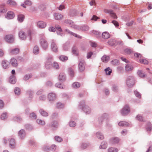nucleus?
Instances as JSON below:
<instances>
[{"label":"nucleus","instance_id":"1","mask_svg":"<svg viewBox=\"0 0 152 152\" xmlns=\"http://www.w3.org/2000/svg\"><path fill=\"white\" fill-rule=\"evenodd\" d=\"M134 56L137 58H140V62L141 63L145 64H148V61L145 59V58H143L141 54L138 53H136L134 54Z\"/></svg>","mask_w":152,"mask_h":152},{"label":"nucleus","instance_id":"2","mask_svg":"<svg viewBox=\"0 0 152 152\" xmlns=\"http://www.w3.org/2000/svg\"><path fill=\"white\" fill-rule=\"evenodd\" d=\"M126 84L129 87L132 86L134 84V77L132 76L128 77L126 80Z\"/></svg>","mask_w":152,"mask_h":152},{"label":"nucleus","instance_id":"3","mask_svg":"<svg viewBox=\"0 0 152 152\" xmlns=\"http://www.w3.org/2000/svg\"><path fill=\"white\" fill-rule=\"evenodd\" d=\"M5 40L9 43H12L14 41V38L12 35H6L4 37Z\"/></svg>","mask_w":152,"mask_h":152},{"label":"nucleus","instance_id":"4","mask_svg":"<svg viewBox=\"0 0 152 152\" xmlns=\"http://www.w3.org/2000/svg\"><path fill=\"white\" fill-rule=\"evenodd\" d=\"M130 111V109L129 106L126 105L121 111V113L123 115H125L128 114Z\"/></svg>","mask_w":152,"mask_h":152},{"label":"nucleus","instance_id":"5","mask_svg":"<svg viewBox=\"0 0 152 152\" xmlns=\"http://www.w3.org/2000/svg\"><path fill=\"white\" fill-rule=\"evenodd\" d=\"M40 43L43 49L45 50L48 47V44L45 39L44 38L41 39Z\"/></svg>","mask_w":152,"mask_h":152},{"label":"nucleus","instance_id":"6","mask_svg":"<svg viewBox=\"0 0 152 152\" xmlns=\"http://www.w3.org/2000/svg\"><path fill=\"white\" fill-rule=\"evenodd\" d=\"M52 58V57L48 58L45 63V67L47 69H49L52 65L51 64Z\"/></svg>","mask_w":152,"mask_h":152},{"label":"nucleus","instance_id":"7","mask_svg":"<svg viewBox=\"0 0 152 152\" xmlns=\"http://www.w3.org/2000/svg\"><path fill=\"white\" fill-rule=\"evenodd\" d=\"M15 17L13 12L11 11H8L7 14L6 18L8 19H12Z\"/></svg>","mask_w":152,"mask_h":152},{"label":"nucleus","instance_id":"8","mask_svg":"<svg viewBox=\"0 0 152 152\" xmlns=\"http://www.w3.org/2000/svg\"><path fill=\"white\" fill-rule=\"evenodd\" d=\"M78 67L79 70L80 72H83L85 68L83 61L80 62L78 65Z\"/></svg>","mask_w":152,"mask_h":152},{"label":"nucleus","instance_id":"9","mask_svg":"<svg viewBox=\"0 0 152 152\" xmlns=\"http://www.w3.org/2000/svg\"><path fill=\"white\" fill-rule=\"evenodd\" d=\"M48 98L50 101H53L56 99V95L53 93H50L48 94Z\"/></svg>","mask_w":152,"mask_h":152},{"label":"nucleus","instance_id":"10","mask_svg":"<svg viewBox=\"0 0 152 152\" xmlns=\"http://www.w3.org/2000/svg\"><path fill=\"white\" fill-rule=\"evenodd\" d=\"M104 12L106 13H110L111 16L114 19L117 18V17L115 14L111 10H105Z\"/></svg>","mask_w":152,"mask_h":152},{"label":"nucleus","instance_id":"11","mask_svg":"<svg viewBox=\"0 0 152 152\" xmlns=\"http://www.w3.org/2000/svg\"><path fill=\"white\" fill-rule=\"evenodd\" d=\"M51 48L54 52H56L58 51L57 47L54 41H52L51 44Z\"/></svg>","mask_w":152,"mask_h":152},{"label":"nucleus","instance_id":"12","mask_svg":"<svg viewBox=\"0 0 152 152\" xmlns=\"http://www.w3.org/2000/svg\"><path fill=\"white\" fill-rule=\"evenodd\" d=\"M19 36L22 40H24L26 38V36L23 31H20L19 32Z\"/></svg>","mask_w":152,"mask_h":152},{"label":"nucleus","instance_id":"13","mask_svg":"<svg viewBox=\"0 0 152 152\" xmlns=\"http://www.w3.org/2000/svg\"><path fill=\"white\" fill-rule=\"evenodd\" d=\"M10 146L12 148H15V140L14 139L11 138L9 141Z\"/></svg>","mask_w":152,"mask_h":152},{"label":"nucleus","instance_id":"14","mask_svg":"<svg viewBox=\"0 0 152 152\" xmlns=\"http://www.w3.org/2000/svg\"><path fill=\"white\" fill-rule=\"evenodd\" d=\"M46 26V24L42 21H39L37 23L38 26L40 28H44Z\"/></svg>","mask_w":152,"mask_h":152},{"label":"nucleus","instance_id":"15","mask_svg":"<svg viewBox=\"0 0 152 152\" xmlns=\"http://www.w3.org/2000/svg\"><path fill=\"white\" fill-rule=\"evenodd\" d=\"M72 52L73 54L75 56H78L79 54V52L77 48L74 46L72 48Z\"/></svg>","mask_w":152,"mask_h":152},{"label":"nucleus","instance_id":"16","mask_svg":"<svg viewBox=\"0 0 152 152\" xmlns=\"http://www.w3.org/2000/svg\"><path fill=\"white\" fill-rule=\"evenodd\" d=\"M18 135L21 138H23L25 137L26 134L24 130L23 129L20 130V131L19 132Z\"/></svg>","mask_w":152,"mask_h":152},{"label":"nucleus","instance_id":"17","mask_svg":"<svg viewBox=\"0 0 152 152\" xmlns=\"http://www.w3.org/2000/svg\"><path fill=\"white\" fill-rule=\"evenodd\" d=\"M11 63L13 66L17 67L18 65L17 60L14 58L11 59Z\"/></svg>","mask_w":152,"mask_h":152},{"label":"nucleus","instance_id":"18","mask_svg":"<svg viewBox=\"0 0 152 152\" xmlns=\"http://www.w3.org/2000/svg\"><path fill=\"white\" fill-rule=\"evenodd\" d=\"M59 80L61 81H63L65 80V77L64 73H61L59 76Z\"/></svg>","mask_w":152,"mask_h":152},{"label":"nucleus","instance_id":"19","mask_svg":"<svg viewBox=\"0 0 152 152\" xmlns=\"http://www.w3.org/2000/svg\"><path fill=\"white\" fill-rule=\"evenodd\" d=\"M2 64L4 68L6 69L8 67L9 62L6 60H3L2 61Z\"/></svg>","mask_w":152,"mask_h":152},{"label":"nucleus","instance_id":"20","mask_svg":"<svg viewBox=\"0 0 152 152\" xmlns=\"http://www.w3.org/2000/svg\"><path fill=\"white\" fill-rule=\"evenodd\" d=\"M63 17V16L59 13H56L54 14V18L56 20H58L61 19Z\"/></svg>","mask_w":152,"mask_h":152},{"label":"nucleus","instance_id":"21","mask_svg":"<svg viewBox=\"0 0 152 152\" xmlns=\"http://www.w3.org/2000/svg\"><path fill=\"white\" fill-rule=\"evenodd\" d=\"M24 19V15L21 14L18 15V19L19 22H23Z\"/></svg>","mask_w":152,"mask_h":152},{"label":"nucleus","instance_id":"22","mask_svg":"<svg viewBox=\"0 0 152 152\" xmlns=\"http://www.w3.org/2000/svg\"><path fill=\"white\" fill-rule=\"evenodd\" d=\"M56 28L57 30V33L58 34H62V31L61 27L59 26H56Z\"/></svg>","mask_w":152,"mask_h":152},{"label":"nucleus","instance_id":"23","mask_svg":"<svg viewBox=\"0 0 152 152\" xmlns=\"http://www.w3.org/2000/svg\"><path fill=\"white\" fill-rule=\"evenodd\" d=\"M102 36L103 38L107 39L110 37V35L109 33L105 32L102 33Z\"/></svg>","mask_w":152,"mask_h":152},{"label":"nucleus","instance_id":"24","mask_svg":"<svg viewBox=\"0 0 152 152\" xmlns=\"http://www.w3.org/2000/svg\"><path fill=\"white\" fill-rule=\"evenodd\" d=\"M7 4L12 6H15L16 5V3L13 1L11 0H8L7 2Z\"/></svg>","mask_w":152,"mask_h":152},{"label":"nucleus","instance_id":"25","mask_svg":"<svg viewBox=\"0 0 152 152\" xmlns=\"http://www.w3.org/2000/svg\"><path fill=\"white\" fill-rule=\"evenodd\" d=\"M28 35L30 38V40H31L32 37L34 36L35 33L34 31H32L31 30L28 31Z\"/></svg>","mask_w":152,"mask_h":152},{"label":"nucleus","instance_id":"26","mask_svg":"<svg viewBox=\"0 0 152 152\" xmlns=\"http://www.w3.org/2000/svg\"><path fill=\"white\" fill-rule=\"evenodd\" d=\"M19 50L18 48H15L11 50L10 53L12 54H16L19 53Z\"/></svg>","mask_w":152,"mask_h":152},{"label":"nucleus","instance_id":"27","mask_svg":"<svg viewBox=\"0 0 152 152\" xmlns=\"http://www.w3.org/2000/svg\"><path fill=\"white\" fill-rule=\"evenodd\" d=\"M9 82L10 83L13 84H15V78L13 75L10 77Z\"/></svg>","mask_w":152,"mask_h":152},{"label":"nucleus","instance_id":"28","mask_svg":"<svg viewBox=\"0 0 152 152\" xmlns=\"http://www.w3.org/2000/svg\"><path fill=\"white\" fill-rule=\"evenodd\" d=\"M69 75L71 77H73L74 76V73L73 71V69L72 67H70L69 69Z\"/></svg>","mask_w":152,"mask_h":152},{"label":"nucleus","instance_id":"29","mask_svg":"<svg viewBox=\"0 0 152 152\" xmlns=\"http://www.w3.org/2000/svg\"><path fill=\"white\" fill-rule=\"evenodd\" d=\"M118 150L115 148L110 147L108 150V152H118Z\"/></svg>","mask_w":152,"mask_h":152},{"label":"nucleus","instance_id":"30","mask_svg":"<svg viewBox=\"0 0 152 152\" xmlns=\"http://www.w3.org/2000/svg\"><path fill=\"white\" fill-rule=\"evenodd\" d=\"M110 57L108 56H104L102 58V59L103 61L104 62H107L109 60Z\"/></svg>","mask_w":152,"mask_h":152},{"label":"nucleus","instance_id":"31","mask_svg":"<svg viewBox=\"0 0 152 152\" xmlns=\"http://www.w3.org/2000/svg\"><path fill=\"white\" fill-rule=\"evenodd\" d=\"M128 123L125 121L120 122L118 123L119 126H128Z\"/></svg>","mask_w":152,"mask_h":152},{"label":"nucleus","instance_id":"32","mask_svg":"<svg viewBox=\"0 0 152 152\" xmlns=\"http://www.w3.org/2000/svg\"><path fill=\"white\" fill-rule=\"evenodd\" d=\"M40 114L42 116H47L48 115V113L44 111L43 109L40 110Z\"/></svg>","mask_w":152,"mask_h":152},{"label":"nucleus","instance_id":"33","mask_svg":"<svg viewBox=\"0 0 152 152\" xmlns=\"http://www.w3.org/2000/svg\"><path fill=\"white\" fill-rule=\"evenodd\" d=\"M113 143H117L119 141V139L117 137H113L111 140Z\"/></svg>","mask_w":152,"mask_h":152},{"label":"nucleus","instance_id":"34","mask_svg":"<svg viewBox=\"0 0 152 152\" xmlns=\"http://www.w3.org/2000/svg\"><path fill=\"white\" fill-rule=\"evenodd\" d=\"M126 70L127 71L132 70L133 69V67L130 65H127L126 66Z\"/></svg>","mask_w":152,"mask_h":152},{"label":"nucleus","instance_id":"35","mask_svg":"<svg viewBox=\"0 0 152 152\" xmlns=\"http://www.w3.org/2000/svg\"><path fill=\"white\" fill-rule=\"evenodd\" d=\"M7 113L6 112L3 113L1 115V118L2 120H4L7 118Z\"/></svg>","mask_w":152,"mask_h":152},{"label":"nucleus","instance_id":"36","mask_svg":"<svg viewBox=\"0 0 152 152\" xmlns=\"http://www.w3.org/2000/svg\"><path fill=\"white\" fill-rule=\"evenodd\" d=\"M59 59L62 61H64L67 60L68 57L64 56H61L59 57Z\"/></svg>","mask_w":152,"mask_h":152},{"label":"nucleus","instance_id":"37","mask_svg":"<svg viewBox=\"0 0 152 152\" xmlns=\"http://www.w3.org/2000/svg\"><path fill=\"white\" fill-rule=\"evenodd\" d=\"M77 12L75 10H72L69 13V15L71 17H74L76 15Z\"/></svg>","mask_w":152,"mask_h":152},{"label":"nucleus","instance_id":"38","mask_svg":"<svg viewBox=\"0 0 152 152\" xmlns=\"http://www.w3.org/2000/svg\"><path fill=\"white\" fill-rule=\"evenodd\" d=\"M97 137L99 139H103L104 138L103 135L100 132H97L96 134Z\"/></svg>","mask_w":152,"mask_h":152},{"label":"nucleus","instance_id":"39","mask_svg":"<svg viewBox=\"0 0 152 152\" xmlns=\"http://www.w3.org/2000/svg\"><path fill=\"white\" fill-rule=\"evenodd\" d=\"M80 86V84L78 82L74 83L72 84V87L74 88H77Z\"/></svg>","mask_w":152,"mask_h":152},{"label":"nucleus","instance_id":"40","mask_svg":"<svg viewBox=\"0 0 152 152\" xmlns=\"http://www.w3.org/2000/svg\"><path fill=\"white\" fill-rule=\"evenodd\" d=\"M83 109L86 114H88L90 113V110L89 107H86V108L83 107Z\"/></svg>","mask_w":152,"mask_h":152},{"label":"nucleus","instance_id":"41","mask_svg":"<svg viewBox=\"0 0 152 152\" xmlns=\"http://www.w3.org/2000/svg\"><path fill=\"white\" fill-rule=\"evenodd\" d=\"M39 51L38 47L37 46H35L34 47L33 50V53L34 54H37L38 53Z\"/></svg>","mask_w":152,"mask_h":152},{"label":"nucleus","instance_id":"42","mask_svg":"<svg viewBox=\"0 0 152 152\" xmlns=\"http://www.w3.org/2000/svg\"><path fill=\"white\" fill-rule=\"evenodd\" d=\"M108 43L110 45L113 46L115 44V40L113 39H110L108 41Z\"/></svg>","mask_w":152,"mask_h":152},{"label":"nucleus","instance_id":"43","mask_svg":"<svg viewBox=\"0 0 152 152\" xmlns=\"http://www.w3.org/2000/svg\"><path fill=\"white\" fill-rule=\"evenodd\" d=\"M105 70L107 75H110L112 72V70L109 67L105 69Z\"/></svg>","mask_w":152,"mask_h":152},{"label":"nucleus","instance_id":"44","mask_svg":"<svg viewBox=\"0 0 152 152\" xmlns=\"http://www.w3.org/2000/svg\"><path fill=\"white\" fill-rule=\"evenodd\" d=\"M107 145L106 143L104 142H102L100 146V148L101 149H105L107 147Z\"/></svg>","mask_w":152,"mask_h":152},{"label":"nucleus","instance_id":"45","mask_svg":"<svg viewBox=\"0 0 152 152\" xmlns=\"http://www.w3.org/2000/svg\"><path fill=\"white\" fill-rule=\"evenodd\" d=\"M54 138L56 141L59 142H61L63 140L62 138L59 136H56Z\"/></svg>","mask_w":152,"mask_h":152},{"label":"nucleus","instance_id":"46","mask_svg":"<svg viewBox=\"0 0 152 152\" xmlns=\"http://www.w3.org/2000/svg\"><path fill=\"white\" fill-rule=\"evenodd\" d=\"M136 118L137 119L141 121H143L144 120L142 116L140 115H138L136 116Z\"/></svg>","mask_w":152,"mask_h":152},{"label":"nucleus","instance_id":"47","mask_svg":"<svg viewBox=\"0 0 152 152\" xmlns=\"http://www.w3.org/2000/svg\"><path fill=\"white\" fill-rule=\"evenodd\" d=\"M146 129L148 132L150 131L151 130V124L150 123H149L147 124Z\"/></svg>","mask_w":152,"mask_h":152},{"label":"nucleus","instance_id":"48","mask_svg":"<svg viewBox=\"0 0 152 152\" xmlns=\"http://www.w3.org/2000/svg\"><path fill=\"white\" fill-rule=\"evenodd\" d=\"M66 31L68 33L70 34H71L73 35L76 37L81 38V37L80 36H78L77 35V34H76L69 31L68 30H66Z\"/></svg>","mask_w":152,"mask_h":152},{"label":"nucleus","instance_id":"49","mask_svg":"<svg viewBox=\"0 0 152 152\" xmlns=\"http://www.w3.org/2000/svg\"><path fill=\"white\" fill-rule=\"evenodd\" d=\"M37 123L41 125H44L45 123L44 121H42L39 119H37Z\"/></svg>","mask_w":152,"mask_h":152},{"label":"nucleus","instance_id":"50","mask_svg":"<svg viewBox=\"0 0 152 152\" xmlns=\"http://www.w3.org/2000/svg\"><path fill=\"white\" fill-rule=\"evenodd\" d=\"M57 107L58 108H61L64 107V105L62 103L58 102L57 104Z\"/></svg>","mask_w":152,"mask_h":152},{"label":"nucleus","instance_id":"51","mask_svg":"<svg viewBox=\"0 0 152 152\" xmlns=\"http://www.w3.org/2000/svg\"><path fill=\"white\" fill-rule=\"evenodd\" d=\"M15 92L16 94H19L20 93V88L17 87L15 88Z\"/></svg>","mask_w":152,"mask_h":152},{"label":"nucleus","instance_id":"52","mask_svg":"<svg viewBox=\"0 0 152 152\" xmlns=\"http://www.w3.org/2000/svg\"><path fill=\"white\" fill-rule=\"evenodd\" d=\"M137 73L139 76L142 77H144L145 76L144 74L142 73L141 71H139L137 72Z\"/></svg>","mask_w":152,"mask_h":152},{"label":"nucleus","instance_id":"53","mask_svg":"<svg viewBox=\"0 0 152 152\" xmlns=\"http://www.w3.org/2000/svg\"><path fill=\"white\" fill-rule=\"evenodd\" d=\"M53 66L56 69H58L59 68L58 64L56 62H54L53 63Z\"/></svg>","mask_w":152,"mask_h":152},{"label":"nucleus","instance_id":"54","mask_svg":"<svg viewBox=\"0 0 152 152\" xmlns=\"http://www.w3.org/2000/svg\"><path fill=\"white\" fill-rule=\"evenodd\" d=\"M55 86L56 87L61 88H64L63 85L61 83H56L55 84Z\"/></svg>","mask_w":152,"mask_h":152},{"label":"nucleus","instance_id":"55","mask_svg":"<svg viewBox=\"0 0 152 152\" xmlns=\"http://www.w3.org/2000/svg\"><path fill=\"white\" fill-rule=\"evenodd\" d=\"M30 117L32 119H36L37 118L36 115L34 113H32L30 114Z\"/></svg>","mask_w":152,"mask_h":152},{"label":"nucleus","instance_id":"56","mask_svg":"<svg viewBox=\"0 0 152 152\" xmlns=\"http://www.w3.org/2000/svg\"><path fill=\"white\" fill-rule=\"evenodd\" d=\"M118 61L116 59H115L113 60L112 61V63L114 65H117L118 64Z\"/></svg>","mask_w":152,"mask_h":152},{"label":"nucleus","instance_id":"57","mask_svg":"<svg viewBox=\"0 0 152 152\" xmlns=\"http://www.w3.org/2000/svg\"><path fill=\"white\" fill-rule=\"evenodd\" d=\"M31 75H26L24 77V80H28L31 77Z\"/></svg>","mask_w":152,"mask_h":152},{"label":"nucleus","instance_id":"58","mask_svg":"<svg viewBox=\"0 0 152 152\" xmlns=\"http://www.w3.org/2000/svg\"><path fill=\"white\" fill-rule=\"evenodd\" d=\"M134 94L138 98H140L141 97V95L140 93L137 91H134Z\"/></svg>","mask_w":152,"mask_h":152},{"label":"nucleus","instance_id":"59","mask_svg":"<svg viewBox=\"0 0 152 152\" xmlns=\"http://www.w3.org/2000/svg\"><path fill=\"white\" fill-rule=\"evenodd\" d=\"M125 52L127 54H130L131 53L132 51L129 49H126L125 50Z\"/></svg>","mask_w":152,"mask_h":152},{"label":"nucleus","instance_id":"60","mask_svg":"<svg viewBox=\"0 0 152 152\" xmlns=\"http://www.w3.org/2000/svg\"><path fill=\"white\" fill-rule=\"evenodd\" d=\"M69 125L71 127H74L76 125V123L75 122L71 121L69 123Z\"/></svg>","mask_w":152,"mask_h":152},{"label":"nucleus","instance_id":"61","mask_svg":"<svg viewBox=\"0 0 152 152\" xmlns=\"http://www.w3.org/2000/svg\"><path fill=\"white\" fill-rule=\"evenodd\" d=\"M90 44L92 47H96V44L94 42H90Z\"/></svg>","mask_w":152,"mask_h":152},{"label":"nucleus","instance_id":"62","mask_svg":"<svg viewBox=\"0 0 152 152\" xmlns=\"http://www.w3.org/2000/svg\"><path fill=\"white\" fill-rule=\"evenodd\" d=\"M92 33L97 36H99L100 35V34L99 32L96 31H92Z\"/></svg>","mask_w":152,"mask_h":152},{"label":"nucleus","instance_id":"63","mask_svg":"<svg viewBox=\"0 0 152 152\" xmlns=\"http://www.w3.org/2000/svg\"><path fill=\"white\" fill-rule=\"evenodd\" d=\"M112 23L115 26H119L118 23L115 20H113L112 21Z\"/></svg>","mask_w":152,"mask_h":152},{"label":"nucleus","instance_id":"64","mask_svg":"<svg viewBox=\"0 0 152 152\" xmlns=\"http://www.w3.org/2000/svg\"><path fill=\"white\" fill-rule=\"evenodd\" d=\"M65 7L64 5L61 4L60 6L58 8V9L59 10H62L63 9H65Z\"/></svg>","mask_w":152,"mask_h":152}]
</instances>
